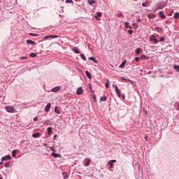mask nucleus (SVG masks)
Wrapping results in <instances>:
<instances>
[{
	"instance_id": "f257e3e1",
	"label": "nucleus",
	"mask_w": 179,
	"mask_h": 179,
	"mask_svg": "<svg viewBox=\"0 0 179 179\" xmlns=\"http://www.w3.org/2000/svg\"><path fill=\"white\" fill-rule=\"evenodd\" d=\"M150 41H153L155 44H157V43H159V41L157 40V38H156V36L155 35H151L150 36Z\"/></svg>"
},
{
	"instance_id": "f03ea898",
	"label": "nucleus",
	"mask_w": 179,
	"mask_h": 179,
	"mask_svg": "<svg viewBox=\"0 0 179 179\" xmlns=\"http://www.w3.org/2000/svg\"><path fill=\"white\" fill-rule=\"evenodd\" d=\"M5 108L8 113H13L15 108L12 106H5Z\"/></svg>"
},
{
	"instance_id": "7ed1b4c3",
	"label": "nucleus",
	"mask_w": 179,
	"mask_h": 179,
	"mask_svg": "<svg viewBox=\"0 0 179 179\" xmlns=\"http://www.w3.org/2000/svg\"><path fill=\"white\" fill-rule=\"evenodd\" d=\"M11 159H12V157H10V155H9L1 157L2 162H5V160H10Z\"/></svg>"
},
{
	"instance_id": "20e7f679",
	"label": "nucleus",
	"mask_w": 179,
	"mask_h": 179,
	"mask_svg": "<svg viewBox=\"0 0 179 179\" xmlns=\"http://www.w3.org/2000/svg\"><path fill=\"white\" fill-rule=\"evenodd\" d=\"M76 94L78 95L83 94V89L82 87H79L77 89Z\"/></svg>"
},
{
	"instance_id": "39448f33",
	"label": "nucleus",
	"mask_w": 179,
	"mask_h": 179,
	"mask_svg": "<svg viewBox=\"0 0 179 179\" xmlns=\"http://www.w3.org/2000/svg\"><path fill=\"white\" fill-rule=\"evenodd\" d=\"M50 108H51V103H48L47 106L45 107V113H48V111H50Z\"/></svg>"
},
{
	"instance_id": "423d86ee",
	"label": "nucleus",
	"mask_w": 179,
	"mask_h": 179,
	"mask_svg": "<svg viewBox=\"0 0 179 179\" xmlns=\"http://www.w3.org/2000/svg\"><path fill=\"white\" fill-rule=\"evenodd\" d=\"M116 162H117V160H115V159H112V160L108 162V163L110 166V169H113V167H114L113 163H115Z\"/></svg>"
},
{
	"instance_id": "0eeeda50",
	"label": "nucleus",
	"mask_w": 179,
	"mask_h": 179,
	"mask_svg": "<svg viewBox=\"0 0 179 179\" xmlns=\"http://www.w3.org/2000/svg\"><path fill=\"white\" fill-rule=\"evenodd\" d=\"M73 51L75 54H80V50H79V48L76 47L73 48Z\"/></svg>"
},
{
	"instance_id": "6e6552de",
	"label": "nucleus",
	"mask_w": 179,
	"mask_h": 179,
	"mask_svg": "<svg viewBox=\"0 0 179 179\" xmlns=\"http://www.w3.org/2000/svg\"><path fill=\"white\" fill-rule=\"evenodd\" d=\"M115 92H116L117 96L120 97V96H121V90L120 89H118L117 86H115Z\"/></svg>"
},
{
	"instance_id": "1a4fd4ad",
	"label": "nucleus",
	"mask_w": 179,
	"mask_h": 179,
	"mask_svg": "<svg viewBox=\"0 0 179 179\" xmlns=\"http://www.w3.org/2000/svg\"><path fill=\"white\" fill-rule=\"evenodd\" d=\"M27 44H31V45H34V44H36V42H34L30 39H28V40H27Z\"/></svg>"
},
{
	"instance_id": "9d476101",
	"label": "nucleus",
	"mask_w": 179,
	"mask_h": 179,
	"mask_svg": "<svg viewBox=\"0 0 179 179\" xmlns=\"http://www.w3.org/2000/svg\"><path fill=\"white\" fill-rule=\"evenodd\" d=\"M87 162L85 163L86 167L89 166L90 165V163H92V160L90 159L87 158L86 159Z\"/></svg>"
},
{
	"instance_id": "9b49d317",
	"label": "nucleus",
	"mask_w": 179,
	"mask_h": 179,
	"mask_svg": "<svg viewBox=\"0 0 179 179\" xmlns=\"http://www.w3.org/2000/svg\"><path fill=\"white\" fill-rule=\"evenodd\" d=\"M85 74L87 75V78H89V79H92V74L90 73V72L86 71Z\"/></svg>"
},
{
	"instance_id": "f8f14e48",
	"label": "nucleus",
	"mask_w": 179,
	"mask_h": 179,
	"mask_svg": "<svg viewBox=\"0 0 179 179\" xmlns=\"http://www.w3.org/2000/svg\"><path fill=\"white\" fill-rule=\"evenodd\" d=\"M51 156H54L55 159H57V157H61V155H59V154H56L55 152H52L51 154Z\"/></svg>"
},
{
	"instance_id": "ddd939ff",
	"label": "nucleus",
	"mask_w": 179,
	"mask_h": 179,
	"mask_svg": "<svg viewBox=\"0 0 179 179\" xmlns=\"http://www.w3.org/2000/svg\"><path fill=\"white\" fill-rule=\"evenodd\" d=\"M148 19H155V14H147Z\"/></svg>"
},
{
	"instance_id": "4468645a",
	"label": "nucleus",
	"mask_w": 179,
	"mask_h": 179,
	"mask_svg": "<svg viewBox=\"0 0 179 179\" xmlns=\"http://www.w3.org/2000/svg\"><path fill=\"white\" fill-rule=\"evenodd\" d=\"M61 89V87H55L52 89V92H58Z\"/></svg>"
},
{
	"instance_id": "2eb2a0df",
	"label": "nucleus",
	"mask_w": 179,
	"mask_h": 179,
	"mask_svg": "<svg viewBox=\"0 0 179 179\" xmlns=\"http://www.w3.org/2000/svg\"><path fill=\"white\" fill-rule=\"evenodd\" d=\"M159 13V16H160V17H162V19H166V15H164L163 14V11H160Z\"/></svg>"
},
{
	"instance_id": "dca6fc26",
	"label": "nucleus",
	"mask_w": 179,
	"mask_h": 179,
	"mask_svg": "<svg viewBox=\"0 0 179 179\" xmlns=\"http://www.w3.org/2000/svg\"><path fill=\"white\" fill-rule=\"evenodd\" d=\"M95 19H99V17H101V13L98 12L96 15L94 16Z\"/></svg>"
},
{
	"instance_id": "f3484780",
	"label": "nucleus",
	"mask_w": 179,
	"mask_h": 179,
	"mask_svg": "<svg viewBox=\"0 0 179 179\" xmlns=\"http://www.w3.org/2000/svg\"><path fill=\"white\" fill-rule=\"evenodd\" d=\"M109 83H110V80H108V78H107L106 79V83L105 84V87H106V89H108Z\"/></svg>"
},
{
	"instance_id": "a211bd4d",
	"label": "nucleus",
	"mask_w": 179,
	"mask_h": 179,
	"mask_svg": "<svg viewBox=\"0 0 179 179\" xmlns=\"http://www.w3.org/2000/svg\"><path fill=\"white\" fill-rule=\"evenodd\" d=\"M33 138H38L40 136V133H34L32 134Z\"/></svg>"
},
{
	"instance_id": "6ab92c4d",
	"label": "nucleus",
	"mask_w": 179,
	"mask_h": 179,
	"mask_svg": "<svg viewBox=\"0 0 179 179\" xmlns=\"http://www.w3.org/2000/svg\"><path fill=\"white\" fill-rule=\"evenodd\" d=\"M16 153H17V150H14L12 151L13 157H16Z\"/></svg>"
},
{
	"instance_id": "aec40b11",
	"label": "nucleus",
	"mask_w": 179,
	"mask_h": 179,
	"mask_svg": "<svg viewBox=\"0 0 179 179\" xmlns=\"http://www.w3.org/2000/svg\"><path fill=\"white\" fill-rule=\"evenodd\" d=\"M51 132H52V128L48 127V135H50Z\"/></svg>"
},
{
	"instance_id": "412c9836",
	"label": "nucleus",
	"mask_w": 179,
	"mask_h": 179,
	"mask_svg": "<svg viewBox=\"0 0 179 179\" xmlns=\"http://www.w3.org/2000/svg\"><path fill=\"white\" fill-rule=\"evenodd\" d=\"M106 100H107V96H103L100 98V101H106Z\"/></svg>"
},
{
	"instance_id": "4be33fe9",
	"label": "nucleus",
	"mask_w": 179,
	"mask_h": 179,
	"mask_svg": "<svg viewBox=\"0 0 179 179\" xmlns=\"http://www.w3.org/2000/svg\"><path fill=\"white\" fill-rule=\"evenodd\" d=\"M148 3H149V1H146L145 2L142 3V6H143V8H146V6H148Z\"/></svg>"
},
{
	"instance_id": "5701e85b",
	"label": "nucleus",
	"mask_w": 179,
	"mask_h": 179,
	"mask_svg": "<svg viewBox=\"0 0 179 179\" xmlns=\"http://www.w3.org/2000/svg\"><path fill=\"white\" fill-rule=\"evenodd\" d=\"M62 176H63L64 179L68 178V173H66V172H63Z\"/></svg>"
},
{
	"instance_id": "b1692460",
	"label": "nucleus",
	"mask_w": 179,
	"mask_h": 179,
	"mask_svg": "<svg viewBox=\"0 0 179 179\" xmlns=\"http://www.w3.org/2000/svg\"><path fill=\"white\" fill-rule=\"evenodd\" d=\"M29 55L31 58H35V57H37V53L32 52Z\"/></svg>"
},
{
	"instance_id": "393cba45",
	"label": "nucleus",
	"mask_w": 179,
	"mask_h": 179,
	"mask_svg": "<svg viewBox=\"0 0 179 179\" xmlns=\"http://www.w3.org/2000/svg\"><path fill=\"white\" fill-rule=\"evenodd\" d=\"M80 55L82 59H83V61H86V57L85 56V54L82 53Z\"/></svg>"
},
{
	"instance_id": "a878e982",
	"label": "nucleus",
	"mask_w": 179,
	"mask_h": 179,
	"mask_svg": "<svg viewBox=\"0 0 179 179\" xmlns=\"http://www.w3.org/2000/svg\"><path fill=\"white\" fill-rule=\"evenodd\" d=\"M174 19H178L179 17V13H175L173 15Z\"/></svg>"
},
{
	"instance_id": "bb28decb",
	"label": "nucleus",
	"mask_w": 179,
	"mask_h": 179,
	"mask_svg": "<svg viewBox=\"0 0 179 179\" xmlns=\"http://www.w3.org/2000/svg\"><path fill=\"white\" fill-rule=\"evenodd\" d=\"M48 37H50V38H58V36L57 35H50Z\"/></svg>"
},
{
	"instance_id": "cd10ccee",
	"label": "nucleus",
	"mask_w": 179,
	"mask_h": 179,
	"mask_svg": "<svg viewBox=\"0 0 179 179\" xmlns=\"http://www.w3.org/2000/svg\"><path fill=\"white\" fill-rule=\"evenodd\" d=\"M89 59L93 61V62H97V60H96V58H94V57H89Z\"/></svg>"
},
{
	"instance_id": "c85d7f7f",
	"label": "nucleus",
	"mask_w": 179,
	"mask_h": 179,
	"mask_svg": "<svg viewBox=\"0 0 179 179\" xmlns=\"http://www.w3.org/2000/svg\"><path fill=\"white\" fill-rule=\"evenodd\" d=\"M55 112L57 113V114H60L59 110H58V106H55Z\"/></svg>"
},
{
	"instance_id": "c756f323",
	"label": "nucleus",
	"mask_w": 179,
	"mask_h": 179,
	"mask_svg": "<svg viewBox=\"0 0 179 179\" xmlns=\"http://www.w3.org/2000/svg\"><path fill=\"white\" fill-rule=\"evenodd\" d=\"M9 166H10V162H6L4 164V167H6V169H8V167H9Z\"/></svg>"
},
{
	"instance_id": "7c9ffc66",
	"label": "nucleus",
	"mask_w": 179,
	"mask_h": 179,
	"mask_svg": "<svg viewBox=\"0 0 179 179\" xmlns=\"http://www.w3.org/2000/svg\"><path fill=\"white\" fill-rule=\"evenodd\" d=\"M125 64H127V62H123L120 66V68H124V66H125Z\"/></svg>"
},
{
	"instance_id": "2f4dec72",
	"label": "nucleus",
	"mask_w": 179,
	"mask_h": 179,
	"mask_svg": "<svg viewBox=\"0 0 179 179\" xmlns=\"http://www.w3.org/2000/svg\"><path fill=\"white\" fill-rule=\"evenodd\" d=\"M89 3H90V5H93V4L96 3V1H94V0H90V1H89Z\"/></svg>"
},
{
	"instance_id": "473e14b6",
	"label": "nucleus",
	"mask_w": 179,
	"mask_h": 179,
	"mask_svg": "<svg viewBox=\"0 0 179 179\" xmlns=\"http://www.w3.org/2000/svg\"><path fill=\"white\" fill-rule=\"evenodd\" d=\"M173 68L176 71H178V72H179V66H177V65H174L173 66Z\"/></svg>"
},
{
	"instance_id": "72a5a7b5",
	"label": "nucleus",
	"mask_w": 179,
	"mask_h": 179,
	"mask_svg": "<svg viewBox=\"0 0 179 179\" xmlns=\"http://www.w3.org/2000/svg\"><path fill=\"white\" fill-rule=\"evenodd\" d=\"M66 3H73V1H72V0H66Z\"/></svg>"
},
{
	"instance_id": "f704fd0d",
	"label": "nucleus",
	"mask_w": 179,
	"mask_h": 179,
	"mask_svg": "<svg viewBox=\"0 0 179 179\" xmlns=\"http://www.w3.org/2000/svg\"><path fill=\"white\" fill-rule=\"evenodd\" d=\"M139 52H141V48H138L136 49V54H139Z\"/></svg>"
},
{
	"instance_id": "c9c22d12",
	"label": "nucleus",
	"mask_w": 179,
	"mask_h": 179,
	"mask_svg": "<svg viewBox=\"0 0 179 179\" xmlns=\"http://www.w3.org/2000/svg\"><path fill=\"white\" fill-rule=\"evenodd\" d=\"M50 149L53 152V153H55V148L54 147H50Z\"/></svg>"
},
{
	"instance_id": "e433bc0d",
	"label": "nucleus",
	"mask_w": 179,
	"mask_h": 179,
	"mask_svg": "<svg viewBox=\"0 0 179 179\" xmlns=\"http://www.w3.org/2000/svg\"><path fill=\"white\" fill-rule=\"evenodd\" d=\"M29 36H34V37H36V36H38V34L30 33V34H29Z\"/></svg>"
},
{
	"instance_id": "4c0bfd02",
	"label": "nucleus",
	"mask_w": 179,
	"mask_h": 179,
	"mask_svg": "<svg viewBox=\"0 0 179 179\" xmlns=\"http://www.w3.org/2000/svg\"><path fill=\"white\" fill-rule=\"evenodd\" d=\"M128 33H129V34H132V33H134V31H132V30H131V29H129L128 30Z\"/></svg>"
},
{
	"instance_id": "58836bf2",
	"label": "nucleus",
	"mask_w": 179,
	"mask_h": 179,
	"mask_svg": "<svg viewBox=\"0 0 179 179\" xmlns=\"http://www.w3.org/2000/svg\"><path fill=\"white\" fill-rule=\"evenodd\" d=\"M164 40H166L165 38L161 37L159 41L162 43V41H164Z\"/></svg>"
},
{
	"instance_id": "ea45409f",
	"label": "nucleus",
	"mask_w": 179,
	"mask_h": 179,
	"mask_svg": "<svg viewBox=\"0 0 179 179\" xmlns=\"http://www.w3.org/2000/svg\"><path fill=\"white\" fill-rule=\"evenodd\" d=\"M117 17H122V13H118Z\"/></svg>"
},
{
	"instance_id": "a19ab883",
	"label": "nucleus",
	"mask_w": 179,
	"mask_h": 179,
	"mask_svg": "<svg viewBox=\"0 0 179 179\" xmlns=\"http://www.w3.org/2000/svg\"><path fill=\"white\" fill-rule=\"evenodd\" d=\"M20 59H27V57H20Z\"/></svg>"
},
{
	"instance_id": "79ce46f5",
	"label": "nucleus",
	"mask_w": 179,
	"mask_h": 179,
	"mask_svg": "<svg viewBox=\"0 0 179 179\" xmlns=\"http://www.w3.org/2000/svg\"><path fill=\"white\" fill-rule=\"evenodd\" d=\"M133 26H134V27H135V29H138V25H137V24H134Z\"/></svg>"
},
{
	"instance_id": "37998d69",
	"label": "nucleus",
	"mask_w": 179,
	"mask_h": 179,
	"mask_svg": "<svg viewBox=\"0 0 179 179\" xmlns=\"http://www.w3.org/2000/svg\"><path fill=\"white\" fill-rule=\"evenodd\" d=\"M141 59H143V58H146V56H145V55H141Z\"/></svg>"
},
{
	"instance_id": "c03bdc74",
	"label": "nucleus",
	"mask_w": 179,
	"mask_h": 179,
	"mask_svg": "<svg viewBox=\"0 0 179 179\" xmlns=\"http://www.w3.org/2000/svg\"><path fill=\"white\" fill-rule=\"evenodd\" d=\"M139 59H140L139 57H136V58H135V61H136V62H138V61H139Z\"/></svg>"
},
{
	"instance_id": "a18cd8bd",
	"label": "nucleus",
	"mask_w": 179,
	"mask_h": 179,
	"mask_svg": "<svg viewBox=\"0 0 179 179\" xmlns=\"http://www.w3.org/2000/svg\"><path fill=\"white\" fill-rule=\"evenodd\" d=\"M38 117H35L34 118V121H38Z\"/></svg>"
},
{
	"instance_id": "49530a36",
	"label": "nucleus",
	"mask_w": 179,
	"mask_h": 179,
	"mask_svg": "<svg viewBox=\"0 0 179 179\" xmlns=\"http://www.w3.org/2000/svg\"><path fill=\"white\" fill-rule=\"evenodd\" d=\"M122 80H128V82H131V80H127L125 78H122Z\"/></svg>"
},
{
	"instance_id": "de8ad7c7",
	"label": "nucleus",
	"mask_w": 179,
	"mask_h": 179,
	"mask_svg": "<svg viewBox=\"0 0 179 179\" xmlns=\"http://www.w3.org/2000/svg\"><path fill=\"white\" fill-rule=\"evenodd\" d=\"M93 99H94V101L96 102V95H94Z\"/></svg>"
},
{
	"instance_id": "09e8293b",
	"label": "nucleus",
	"mask_w": 179,
	"mask_h": 179,
	"mask_svg": "<svg viewBox=\"0 0 179 179\" xmlns=\"http://www.w3.org/2000/svg\"><path fill=\"white\" fill-rule=\"evenodd\" d=\"M124 25L126 26V27H128V22H124Z\"/></svg>"
},
{
	"instance_id": "8fccbe9b",
	"label": "nucleus",
	"mask_w": 179,
	"mask_h": 179,
	"mask_svg": "<svg viewBox=\"0 0 179 179\" xmlns=\"http://www.w3.org/2000/svg\"><path fill=\"white\" fill-rule=\"evenodd\" d=\"M44 38H45V39L50 38V37H48V36H45Z\"/></svg>"
},
{
	"instance_id": "3c124183",
	"label": "nucleus",
	"mask_w": 179,
	"mask_h": 179,
	"mask_svg": "<svg viewBox=\"0 0 179 179\" xmlns=\"http://www.w3.org/2000/svg\"><path fill=\"white\" fill-rule=\"evenodd\" d=\"M90 90H92V85H90Z\"/></svg>"
},
{
	"instance_id": "603ef678",
	"label": "nucleus",
	"mask_w": 179,
	"mask_h": 179,
	"mask_svg": "<svg viewBox=\"0 0 179 179\" xmlns=\"http://www.w3.org/2000/svg\"><path fill=\"white\" fill-rule=\"evenodd\" d=\"M55 138H57V134L54 136V139H55Z\"/></svg>"
},
{
	"instance_id": "864d4df0",
	"label": "nucleus",
	"mask_w": 179,
	"mask_h": 179,
	"mask_svg": "<svg viewBox=\"0 0 179 179\" xmlns=\"http://www.w3.org/2000/svg\"><path fill=\"white\" fill-rule=\"evenodd\" d=\"M145 140L148 139V136H145Z\"/></svg>"
},
{
	"instance_id": "5fc2aeb1",
	"label": "nucleus",
	"mask_w": 179,
	"mask_h": 179,
	"mask_svg": "<svg viewBox=\"0 0 179 179\" xmlns=\"http://www.w3.org/2000/svg\"><path fill=\"white\" fill-rule=\"evenodd\" d=\"M2 164H3V162H0V166L2 165Z\"/></svg>"
},
{
	"instance_id": "6e6d98bb",
	"label": "nucleus",
	"mask_w": 179,
	"mask_h": 179,
	"mask_svg": "<svg viewBox=\"0 0 179 179\" xmlns=\"http://www.w3.org/2000/svg\"><path fill=\"white\" fill-rule=\"evenodd\" d=\"M137 22H141V19H138V20H137Z\"/></svg>"
},
{
	"instance_id": "4d7b16f0",
	"label": "nucleus",
	"mask_w": 179,
	"mask_h": 179,
	"mask_svg": "<svg viewBox=\"0 0 179 179\" xmlns=\"http://www.w3.org/2000/svg\"><path fill=\"white\" fill-rule=\"evenodd\" d=\"M113 87H115V85H113Z\"/></svg>"
},
{
	"instance_id": "13d9d810",
	"label": "nucleus",
	"mask_w": 179,
	"mask_h": 179,
	"mask_svg": "<svg viewBox=\"0 0 179 179\" xmlns=\"http://www.w3.org/2000/svg\"><path fill=\"white\" fill-rule=\"evenodd\" d=\"M0 179H3L2 177H1Z\"/></svg>"
},
{
	"instance_id": "bf43d9fd",
	"label": "nucleus",
	"mask_w": 179,
	"mask_h": 179,
	"mask_svg": "<svg viewBox=\"0 0 179 179\" xmlns=\"http://www.w3.org/2000/svg\"><path fill=\"white\" fill-rule=\"evenodd\" d=\"M134 1H136V0H134Z\"/></svg>"
}]
</instances>
